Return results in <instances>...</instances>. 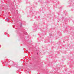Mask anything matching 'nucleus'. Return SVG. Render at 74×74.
I'll return each instance as SVG.
<instances>
[{
  "instance_id": "nucleus-1",
  "label": "nucleus",
  "mask_w": 74,
  "mask_h": 74,
  "mask_svg": "<svg viewBox=\"0 0 74 74\" xmlns=\"http://www.w3.org/2000/svg\"><path fill=\"white\" fill-rule=\"evenodd\" d=\"M1 45H0V47H1Z\"/></svg>"
}]
</instances>
